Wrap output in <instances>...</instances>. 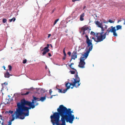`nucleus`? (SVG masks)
Here are the masks:
<instances>
[{
    "label": "nucleus",
    "instance_id": "7c9ffc66",
    "mask_svg": "<svg viewBox=\"0 0 125 125\" xmlns=\"http://www.w3.org/2000/svg\"><path fill=\"white\" fill-rule=\"evenodd\" d=\"M108 22L111 23H114V21H113L111 20H109Z\"/></svg>",
    "mask_w": 125,
    "mask_h": 125
},
{
    "label": "nucleus",
    "instance_id": "b1692460",
    "mask_svg": "<svg viewBox=\"0 0 125 125\" xmlns=\"http://www.w3.org/2000/svg\"><path fill=\"white\" fill-rule=\"evenodd\" d=\"M59 19H58L56 20L53 23V25H54L59 20Z\"/></svg>",
    "mask_w": 125,
    "mask_h": 125
},
{
    "label": "nucleus",
    "instance_id": "603ef678",
    "mask_svg": "<svg viewBox=\"0 0 125 125\" xmlns=\"http://www.w3.org/2000/svg\"><path fill=\"white\" fill-rule=\"evenodd\" d=\"M74 64V63H71V64L70 65H73Z\"/></svg>",
    "mask_w": 125,
    "mask_h": 125
},
{
    "label": "nucleus",
    "instance_id": "c756f323",
    "mask_svg": "<svg viewBox=\"0 0 125 125\" xmlns=\"http://www.w3.org/2000/svg\"><path fill=\"white\" fill-rule=\"evenodd\" d=\"M69 66L72 69L75 70V71H76V69H75L73 67L72 65H69Z\"/></svg>",
    "mask_w": 125,
    "mask_h": 125
},
{
    "label": "nucleus",
    "instance_id": "c9c22d12",
    "mask_svg": "<svg viewBox=\"0 0 125 125\" xmlns=\"http://www.w3.org/2000/svg\"><path fill=\"white\" fill-rule=\"evenodd\" d=\"M11 122L9 121L8 125H11Z\"/></svg>",
    "mask_w": 125,
    "mask_h": 125
},
{
    "label": "nucleus",
    "instance_id": "e2e57ef3",
    "mask_svg": "<svg viewBox=\"0 0 125 125\" xmlns=\"http://www.w3.org/2000/svg\"><path fill=\"white\" fill-rule=\"evenodd\" d=\"M48 75H49V76H50V74L49 73V74H48Z\"/></svg>",
    "mask_w": 125,
    "mask_h": 125
},
{
    "label": "nucleus",
    "instance_id": "f704fd0d",
    "mask_svg": "<svg viewBox=\"0 0 125 125\" xmlns=\"http://www.w3.org/2000/svg\"><path fill=\"white\" fill-rule=\"evenodd\" d=\"M26 62H27V60L26 59H25L23 61V63L24 64V63H26Z\"/></svg>",
    "mask_w": 125,
    "mask_h": 125
},
{
    "label": "nucleus",
    "instance_id": "49530a36",
    "mask_svg": "<svg viewBox=\"0 0 125 125\" xmlns=\"http://www.w3.org/2000/svg\"><path fill=\"white\" fill-rule=\"evenodd\" d=\"M45 68L46 69H47V66L46 65L45 66Z\"/></svg>",
    "mask_w": 125,
    "mask_h": 125
},
{
    "label": "nucleus",
    "instance_id": "f8f14e48",
    "mask_svg": "<svg viewBox=\"0 0 125 125\" xmlns=\"http://www.w3.org/2000/svg\"><path fill=\"white\" fill-rule=\"evenodd\" d=\"M50 51L49 49H44V48L41 50V51H43L42 53L43 55H45L48 52Z\"/></svg>",
    "mask_w": 125,
    "mask_h": 125
},
{
    "label": "nucleus",
    "instance_id": "a18cd8bd",
    "mask_svg": "<svg viewBox=\"0 0 125 125\" xmlns=\"http://www.w3.org/2000/svg\"><path fill=\"white\" fill-rule=\"evenodd\" d=\"M66 56H64L63 58V60H64L65 59V58H66Z\"/></svg>",
    "mask_w": 125,
    "mask_h": 125
},
{
    "label": "nucleus",
    "instance_id": "9d476101",
    "mask_svg": "<svg viewBox=\"0 0 125 125\" xmlns=\"http://www.w3.org/2000/svg\"><path fill=\"white\" fill-rule=\"evenodd\" d=\"M72 59L75 60V59L77 58V51H74L73 52V55L71 56Z\"/></svg>",
    "mask_w": 125,
    "mask_h": 125
},
{
    "label": "nucleus",
    "instance_id": "09e8293b",
    "mask_svg": "<svg viewBox=\"0 0 125 125\" xmlns=\"http://www.w3.org/2000/svg\"><path fill=\"white\" fill-rule=\"evenodd\" d=\"M54 11V10H53L52 11V13H53Z\"/></svg>",
    "mask_w": 125,
    "mask_h": 125
},
{
    "label": "nucleus",
    "instance_id": "3c124183",
    "mask_svg": "<svg viewBox=\"0 0 125 125\" xmlns=\"http://www.w3.org/2000/svg\"><path fill=\"white\" fill-rule=\"evenodd\" d=\"M68 30H66L65 31V32H66L67 33V32H68Z\"/></svg>",
    "mask_w": 125,
    "mask_h": 125
},
{
    "label": "nucleus",
    "instance_id": "0e129e2a",
    "mask_svg": "<svg viewBox=\"0 0 125 125\" xmlns=\"http://www.w3.org/2000/svg\"><path fill=\"white\" fill-rule=\"evenodd\" d=\"M42 62H43V63H45V62H43V61H42Z\"/></svg>",
    "mask_w": 125,
    "mask_h": 125
},
{
    "label": "nucleus",
    "instance_id": "f3484780",
    "mask_svg": "<svg viewBox=\"0 0 125 125\" xmlns=\"http://www.w3.org/2000/svg\"><path fill=\"white\" fill-rule=\"evenodd\" d=\"M91 34L96 36L97 38L99 34V32L95 33L94 32L92 31L91 32Z\"/></svg>",
    "mask_w": 125,
    "mask_h": 125
},
{
    "label": "nucleus",
    "instance_id": "bb28decb",
    "mask_svg": "<svg viewBox=\"0 0 125 125\" xmlns=\"http://www.w3.org/2000/svg\"><path fill=\"white\" fill-rule=\"evenodd\" d=\"M40 91L41 93H44L45 92V90L42 89H40L39 90Z\"/></svg>",
    "mask_w": 125,
    "mask_h": 125
},
{
    "label": "nucleus",
    "instance_id": "f257e3e1",
    "mask_svg": "<svg viewBox=\"0 0 125 125\" xmlns=\"http://www.w3.org/2000/svg\"><path fill=\"white\" fill-rule=\"evenodd\" d=\"M57 111L58 112L54 113L50 117L53 125H66V121L71 123H73L75 117L72 114L73 112L71 109H67L63 105H61Z\"/></svg>",
    "mask_w": 125,
    "mask_h": 125
},
{
    "label": "nucleus",
    "instance_id": "412c9836",
    "mask_svg": "<svg viewBox=\"0 0 125 125\" xmlns=\"http://www.w3.org/2000/svg\"><path fill=\"white\" fill-rule=\"evenodd\" d=\"M16 20V19L15 17H13L12 19H10L9 21L10 22H11L12 21H14Z\"/></svg>",
    "mask_w": 125,
    "mask_h": 125
},
{
    "label": "nucleus",
    "instance_id": "4c0bfd02",
    "mask_svg": "<svg viewBox=\"0 0 125 125\" xmlns=\"http://www.w3.org/2000/svg\"><path fill=\"white\" fill-rule=\"evenodd\" d=\"M52 90L51 89L49 91V93L51 95V94L52 93Z\"/></svg>",
    "mask_w": 125,
    "mask_h": 125
},
{
    "label": "nucleus",
    "instance_id": "bf43d9fd",
    "mask_svg": "<svg viewBox=\"0 0 125 125\" xmlns=\"http://www.w3.org/2000/svg\"><path fill=\"white\" fill-rule=\"evenodd\" d=\"M73 87H74V86H72V87H71V89H73Z\"/></svg>",
    "mask_w": 125,
    "mask_h": 125
},
{
    "label": "nucleus",
    "instance_id": "a19ab883",
    "mask_svg": "<svg viewBox=\"0 0 125 125\" xmlns=\"http://www.w3.org/2000/svg\"><path fill=\"white\" fill-rule=\"evenodd\" d=\"M105 26L104 28L106 29H107L108 27L106 25H105Z\"/></svg>",
    "mask_w": 125,
    "mask_h": 125
},
{
    "label": "nucleus",
    "instance_id": "a211bd4d",
    "mask_svg": "<svg viewBox=\"0 0 125 125\" xmlns=\"http://www.w3.org/2000/svg\"><path fill=\"white\" fill-rule=\"evenodd\" d=\"M46 99V97L45 96L44 97H41L40 99V101H41V102H42L45 100Z\"/></svg>",
    "mask_w": 125,
    "mask_h": 125
},
{
    "label": "nucleus",
    "instance_id": "338daca9",
    "mask_svg": "<svg viewBox=\"0 0 125 125\" xmlns=\"http://www.w3.org/2000/svg\"><path fill=\"white\" fill-rule=\"evenodd\" d=\"M49 73L50 74V71L49 70Z\"/></svg>",
    "mask_w": 125,
    "mask_h": 125
},
{
    "label": "nucleus",
    "instance_id": "aec40b11",
    "mask_svg": "<svg viewBox=\"0 0 125 125\" xmlns=\"http://www.w3.org/2000/svg\"><path fill=\"white\" fill-rule=\"evenodd\" d=\"M58 92L59 93H65L66 92H64V90L65 89L63 90L62 91V89H58Z\"/></svg>",
    "mask_w": 125,
    "mask_h": 125
},
{
    "label": "nucleus",
    "instance_id": "2f4dec72",
    "mask_svg": "<svg viewBox=\"0 0 125 125\" xmlns=\"http://www.w3.org/2000/svg\"><path fill=\"white\" fill-rule=\"evenodd\" d=\"M7 112L8 113H10L11 114H12L13 112V111H11V110H9L8 112Z\"/></svg>",
    "mask_w": 125,
    "mask_h": 125
},
{
    "label": "nucleus",
    "instance_id": "dca6fc26",
    "mask_svg": "<svg viewBox=\"0 0 125 125\" xmlns=\"http://www.w3.org/2000/svg\"><path fill=\"white\" fill-rule=\"evenodd\" d=\"M33 99L34 100V101H35L36 103V102L38 101H40V98L36 97L34 96H33Z\"/></svg>",
    "mask_w": 125,
    "mask_h": 125
},
{
    "label": "nucleus",
    "instance_id": "1a4fd4ad",
    "mask_svg": "<svg viewBox=\"0 0 125 125\" xmlns=\"http://www.w3.org/2000/svg\"><path fill=\"white\" fill-rule=\"evenodd\" d=\"M111 27L112 28V30H111V32L113 33L114 36H117V34L116 32V30L115 28V27H113V26H111Z\"/></svg>",
    "mask_w": 125,
    "mask_h": 125
},
{
    "label": "nucleus",
    "instance_id": "79ce46f5",
    "mask_svg": "<svg viewBox=\"0 0 125 125\" xmlns=\"http://www.w3.org/2000/svg\"><path fill=\"white\" fill-rule=\"evenodd\" d=\"M48 55L50 57H51L52 56L51 54L50 53H48Z\"/></svg>",
    "mask_w": 125,
    "mask_h": 125
},
{
    "label": "nucleus",
    "instance_id": "5701e85b",
    "mask_svg": "<svg viewBox=\"0 0 125 125\" xmlns=\"http://www.w3.org/2000/svg\"><path fill=\"white\" fill-rule=\"evenodd\" d=\"M1 84L2 86H3L4 85L6 86V85H7L8 84V83L6 82H5L4 83H2Z\"/></svg>",
    "mask_w": 125,
    "mask_h": 125
},
{
    "label": "nucleus",
    "instance_id": "72a5a7b5",
    "mask_svg": "<svg viewBox=\"0 0 125 125\" xmlns=\"http://www.w3.org/2000/svg\"><path fill=\"white\" fill-rule=\"evenodd\" d=\"M70 72H71V74H74L75 73V72L73 71H70Z\"/></svg>",
    "mask_w": 125,
    "mask_h": 125
},
{
    "label": "nucleus",
    "instance_id": "f03ea898",
    "mask_svg": "<svg viewBox=\"0 0 125 125\" xmlns=\"http://www.w3.org/2000/svg\"><path fill=\"white\" fill-rule=\"evenodd\" d=\"M17 104H18L19 111L22 113L23 112L25 113V116H29V109L34 108L35 106L39 104L38 103H36L33 99L32 102H31L26 101L24 99L21 100L20 102Z\"/></svg>",
    "mask_w": 125,
    "mask_h": 125
},
{
    "label": "nucleus",
    "instance_id": "a878e982",
    "mask_svg": "<svg viewBox=\"0 0 125 125\" xmlns=\"http://www.w3.org/2000/svg\"><path fill=\"white\" fill-rule=\"evenodd\" d=\"M65 48H64V49H63V53L64 56H66V53L65 52Z\"/></svg>",
    "mask_w": 125,
    "mask_h": 125
},
{
    "label": "nucleus",
    "instance_id": "7ed1b4c3",
    "mask_svg": "<svg viewBox=\"0 0 125 125\" xmlns=\"http://www.w3.org/2000/svg\"><path fill=\"white\" fill-rule=\"evenodd\" d=\"M77 72V74L74 75L75 78H73V79L74 80V82H73V83H69V85L68 86V84H69V83L68 82L66 83L65 86L67 87L66 89H65L64 90V92H66L67 90L69 89L70 88L71 85H73V86H75L76 87L79 86L80 85L81 83H80V78L79 77L78 74Z\"/></svg>",
    "mask_w": 125,
    "mask_h": 125
},
{
    "label": "nucleus",
    "instance_id": "de8ad7c7",
    "mask_svg": "<svg viewBox=\"0 0 125 125\" xmlns=\"http://www.w3.org/2000/svg\"><path fill=\"white\" fill-rule=\"evenodd\" d=\"M54 64H55L56 65H59V66H60V65H59V64H58L57 63H54Z\"/></svg>",
    "mask_w": 125,
    "mask_h": 125
},
{
    "label": "nucleus",
    "instance_id": "20e7f679",
    "mask_svg": "<svg viewBox=\"0 0 125 125\" xmlns=\"http://www.w3.org/2000/svg\"><path fill=\"white\" fill-rule=\"evenodd\" d=\"M17 107L16 108V111H15L14 114L12 115V119L9 120L11 122L14 120L15 119V117L16 119L18 118L20 119H23L24 118L25 116V113L23 112L22 113L19 111L18 104L17 103Z\"/></svg>",
    "mask_w": 125,
    "mask_h": 125
},
{
    "label": "nucleus",
    "instance_id": "052dcab7",
    "mask_svg": "<svg viewBox=\"0 0 125 125\" xmlns=\"http://www.w3.org/2000/svg\"><path fill=\"white\" fill-rule=\"evenodd\" d=\"M2 117V116L1 115H0V117L1 118Z\"/></svg>",
    "mask_w": 125,
    "mask_h": 125
},
{
    "label": "nucleus",
    "instance_id": "473e14b6",
    "mask_svg": "<svg viewBox=\"0 0 125 125\" xmlns=\"http://www.w3.org/2000/svg\"><path fill=\"white\" fill-rule=\"evenodd\" d=\"M8 67L9 69V70L10 71H11L12 69V67L10 65H9L8 66Z\"/></svg>",
    "mask_w": 125,
    "mask_h": 125
},
{
    "label": "nucleus",
    "instance_id": "6e6d98bb",
    "mask_svg": "<svg viewBox=\"0 0 125 125\" xmlns=\"http://www.w3.org/2000/svg\"><path fill=\"white\" fill-rule=\"evenodd\" d=\"M0 119L1 120H3V119L2 118V117L0 118Z\"/></svg>",
    "mask_w": 125,
    "mask_h": 125
},
{
    "label": "nucleus",
    "instance_id": "58836bf2",
    "mask_svg": "<svg viewBox=\"0 0 125 125\" xmlns=\"http://www.w3.org/2000/svg\"><path fill=\"white\" fill-rule=\"evenodd\" d=\"M71 52H68L67 54L69 56H70L71 55Z\"/></svg>",
    "mask_w": 125,
    "mask_h": 125
},
{
    "label": "nucleus",
    "instance_id": "4468645a",
    "mask_svg": "<svg viewBox=\"0 0 125 125\" xmlns=\"http://www.w3.org/2000/svg\"><path fill=\"white\" fill-rule=\"evenodd\" d=\"M110 29V28H109L106 31L104 34L106 36V35H109V32H111V30H112V28Z\"/></svg>",
    "mask_w": 125,
    "mask_h": 125
},
{
    "label": "nucleus",
    "instance_id": "5fc2aeb1",
    "mask_svg": "<svg viewBox=\"0 0 125 125\" xmlns=\"http://www.w3.org/2000/svg\"><path fill=\"white\" fill-rule=\"evenodd\" d=\"M4 122H3V121L2 123H1V124H2V125H3V123Z\"/></svg>",
    "mask_w": 125,
    "mask_h": 125
},
{
    "label": "nucleus",
    "instance_id": "6e6552de",
    "mask_svg": "<svg viewBox=\"0 0 125 125\" xmlns=\"http://www.w3.org/2000/svg\"><path fill=\"white\" fill-rule=\"evenodd\" d=\"M90 30L89 27H85L84 26L81 29V31H80V33H81V32H83L82 35H83L84 34H86V33L89 32V31Z\"/></svg>",
    "mask_w": 125,
    "mask_h": 125
},
{
    "label": "nucleus",
    "instance_id": "cd10ccee",
    "mask_svg": "<svg viewBox=\"0 0 125 125\" xmlns=\"http://www.w3.org/2000/svg\"><path fill=\"white\" fill-rule=\"evenodd\" d=\"M49 47V45L48 44H47V46L45 47L44 48V49H48V48Z\"/></svg>",
    "mask_w": 125,
    "mask_h": 125
},
{
    "label": "nucleus",
    "instance_id": "39448f33",
    "mask_svg": "<svg viewBox=\"0 0 125 125\" xmlns=\"http://www.w3.org/2000/svg\"><path fill=\"white\" fill-rule=\"evenodd\" d=\"M90 51V50H89V51H87L86 52L84 53L83 56L81 57L80 59V62L78 66L80 68H84L85 67L84 65L85 63L84 61L87 58Z\"/></svg>",
    "mask_w": 125,
    "mask_h": 125
},
{
    "label": "nucleus",
    "instance_id": "0eeeda50",
    "mask_svg": "<svg viewBox=\"0 0 125 125\" xmlns=\"http://www.w3.org/2000/svg\"><path fill=\"white\" fill-rule=\"evenodd\" d=\"M103 33L104 32H99V34L100 35L99 36L98 35L97 37L98 40L97 42H101L105 39L106 36L104 34H103Z\"/></svg>",
    "mask_w": 125,
    "mask_h": 125
},
{
    "label": "nucleus",
    "instance_id": "2eb2a0df",
    "mask_svg": "<svg viewBox=\"0 0 125 125\" xmlns=\"http://www.w3.org/2000/svg\"><path fill=\"white\" fill-rule=\"evenodd\" d=\"M84 13H83L81 14L80 16V20L81 21H83L84 20V19L83 17L84 16Z\"/></svg>",
    "mask_w": 125,
    "mask_h": 125
},
{
    "label": "nucleus",
    "instance_id": "4be33fe9",
    "mask_svg": "<svg viewBox=\"0 0 125 125\" xmlns=\"http://www.w3.org/2000/svg\"><path fill=\"white\" fill-rule=\"evenodd\" d=\"M92 39H94V41L96 42H97V41H98V38H97V39H95L94 37H92Z\"/></svg>",
    "mask_w": 125,
    "mask_h": 125
},
{
    "label": "nucleus",
    "instance_id": "ddd939ff",
    "mask_svg": "<svg viewBox=\"0 0 125 125\" xmlns=\"http://www.w3.org/2000/svg\"><path fill=\"white\" fill-rule=\"evenodd\" d=\"M8 70H7L6 71V72L4 73V77L5 78H9L10 76H12V75L10 74L9 72H8Z\"/></svg>",
    "mask_w": 125,
    "mask_h": 125
},
{
    "label": "nucleus",
    "instance_id": "423d86ee",
    "mask_svg": "<svg viewBox=\"0 0 125 125\" xmlns=\"http://www.w3.org/2000/svg\"><path fill=\"white\" fill-rule=\"evenodd\" d=\"M86 38V42L87 44V46L86 49H88V48H89L87 51H89V50H90V51H91L93 48V45L92 43V40H90L89 38L88 35H86L85 36Z\"/></svg>",
    "mask_w": 125,
    "mask_h": 125
},
{
    "label": "nucleus",
    "instance_id": "8fccbe9b",
    "mask_svg": "<svg viewBox=\"0 0 125 125\" xmlns=\"http://www.w3.org/2000/svg\"><path fill=\"white\" fill-rule=\"evenodd\" d=\"M121 21L120 20H118L117 21V23H119V22H120Z\"/></svg>",
    "mask_w": 125,
    "mask_h": 125
},
{
    "label": "nucleus",
    "instance_id": "9b49d317",
    "mask_svg": "<svg viewBox=\"0 0 125 125\" xmlns=\"http://www.w3.org/2000/svg\"><path fill=\"white\" fill-rule=\"evenodd\" d=\"M95 23L98 27L101 28L103 26V25L102 22H100L98 21H95Z\"/></svg>",
    "mask_w": 125,
    "mask_h": 125
},
{
    "label": "nucleus",
    "instance_id": "774afa93",
    "mask_svg": "<svg viewBox=\"0 0 125 125\" xmlns=\"http://www.w3.org/2000/svg\"><path fill=\"white\" fill-rule=\"evenodd\" d=\"M76 119H77V117H76Z\"/></svg>",
    "mask_w": 125,
    "mask_h": 125
},
{
    "label": "nucleus",
    "instance_id": "4d7b16f0",
    "mask_svg": "<svg viewBox=\"0 0 125 125\" xmlns=\"http://www.w3.org/2000/svg\"><path fill=\"white\" fill-rule=\"evenodd\" d=\"M104 23H107L108 22H104Z\"/></svg>",
    "mask_w": 125,
    "mask_h": 125
},
{
    "label": "nucleus",
    "instance_id": "393cba45",
    "mask_svg": "<svg viewBox=\"0 0 125 125\" xmlns=\"http://www.w3.org/2000/svg\"><path fill=\"white\" fill-rule=\"evenodd\" d=\"M7 20L6 19H3L2 20V22L3 23H5L7 22Z\"/></svg>",
    "mask_w": 125,
    "mask_h": 125
},
{
    "label": "nucleus",
    "instance_id": "680f3d73",
    "mask_svg": "<svg viewBox=\"0 0 125 125\" xmlns=\"http://www.w3.org/2000/svg\"><path fill=\"white\" fill-rule=\"evenodd\" d=\"M4 70H5V67L4 66Z\"/></svg>",
    "mask_w": 125,
    "mask_h": 125
},
{
    "label": "nucleus",
    "instance_id": "6ab92c4d",
    "mask_svg": "<svg viewBox=\"0 0 125 125\" xmlns=\"http://www.w3.org/2000/svg\"><path fill=\"white\" fill-rule=\"evenodd\" d=\"M116 29H115L116 30H118L119 29H121L122 28V26L120 25H118L116 27Z\"/></svg>",
    "mask_w": 125,
    "mask_h": 125
},
{
    "label": "nucleus",
    "instance_id": "ea45409f",
    "mask_svg": "<svg viewBox=\"0 0 125 125\" xmlns=\"http://www.w3.org/2000/svg\"><path fill=\"white\" fill-rule=\"evenodd\" d=\"M81 0H72V1L73 2H74L76 1H79Z\"/></svg>",
    "mask_w": 125,
    "mask_h": 125
},
{
    "label": "nucleus",
    "instance_id": "37998d69",
    "mask_svg": "<svg viewBox=\"0 0 125 125\" xmlns=\"http://www.w3.org/2000/svg\"><path fill=\"white\" fill-rule=\"evenodd\" d=\"M55 96V95H52L50 98L51 99L52 98V97L53 96Z\"/></svg>",
    "mask_w": 125,
    "mask_h": 125
},
{
    "label": "nucleus",
    "instance_id": "e433bc0d",
    "mask_svg": "<svg viewBox=\"0 0 125 125\" xmlns=\"http://www.w3.org/2000/svg\"><path fill=\"white\" fill-rule=\"evenodd\" d=\"M29 92H27L26 93L23 94L22 95H27V94H29Z\"/></svg>",
    "mask_w": 125,
    "mask_h": 125
},
{
    "label": "nucleus",
    "instance_id": "c85d7f7f",
    "mask_svg": "<svg viewBox=\"0 0 125 125\" xmlns=\"http://www.w3.org/2000/svg\"><path fill=\"white\" fill-rule=\"evenodd\" d=\"M101 28V32H104V29L103 27H103H102Z\"/></svg>",
    "mask_w": 125,
    "mask_h": 125
},
{
    "label": "nucleus",
    "instance_id": "13d9d810",
    "mask_svg": "<svg viewBox=\"0 0 125 125\" xmlns=\"http://www.w3.org/2000/svg\"><path fill=\"white\" fill-rule=\"evenodd\" d=\"M72 59H71V60L70 61H69V62H71V61H72Z\"/></svg>",
    "mask_w": 125,
    "mask_h": 125
},
{
    "label": "nucleus",
    "instance_id": "c03bdc74",
    "mask_svg": "<svg viewBox=\"0 0 125 125\" xmlns=\"http://www.w3.org/2000/svg\"><path fill=\"white\" fill-rule=\"evenodd\" d=\"M51 36V34H48V38H49L50 36Z\"/></svg>",
    "mask_w": 125,
    "mask_h": 125
},
{
    "label": "nucleus",
    "instance_id": "864d4df0",
    "mask_svg": "<svg viewBox=\"0 0 125 125\" xmlns=\"http://www.w3.org/2000/svg\"><path fill=\"white\" fill-rule=\"evenodd\" d=\"M86 8V6H84L83 7V9H85Z\"/></svg>",
    "mask_w": 125,
    "mask_h": 125
},
{
    "label": "nucleus",
    "instance_id": "69168bd1",
    "mask_svg": "<svg viewBox=\"0 0 125 125\" xmlns=\"http://www.w3.org/2000/svg\"><path fill=\"white\" fill-rule=\"evenodd\" d=\"M50 45L51 46V47H52V45L51 44H50Z\"/></svg>",
    "mask_w": 125,
    "mask_h": 125
}]
</instances>
